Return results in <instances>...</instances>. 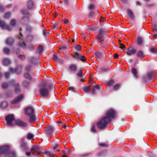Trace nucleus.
<instances>
[{"instance_id": "nucleus-55", "label": "nucleus", "mask_w": 157, "mask_h": 157, "mask_svg": "<svg viewBox=\"0 0 157 157\" xmlns=\"http://www.w3.org/2000/svg\"><path fill=\"white\" fill-rule=\"evenodd\" d=\"M26 29L28 31H30L32 30V28L30 26H28L26 27Z\"/></svg>"}, {"instance_id": "nucleus-42", "label": "nucleus", "mask_w": 157, "mask_h": 157, "mask_svg": "<svg viewBox=\"0 0 157 157\" xmlns=\"http://www.w3.org/2000/svg\"><path fill=\"white\" fill-rule=\"evenodd\" d=\"M8 84L7 83H3L2 84V86L3 88L6 89L8 86Z\"/></svg>"}, {"instance_id": "nucleus-7", "label": "nucleus", "mask_w": 157, "mask_h": 157, "mask_svg": "<svg viewBox=\"0 0 157 157\" xmlns=\"http://www.w3.org/2000/svg\"><path fill=\"white\" fill-rule=\"evenodd\" d=\"M5 119L7 121V124L10 126L15 124V121L13 114L9 115L6 117Z\"/></svg>"}, {"instance_id": "nucleus-48", "label": "nucleus", "mask_w": 157, "mask_h": 157, "mask_svg": "<svg viewBox=\"0 0 157 157\" xmlns=\"http://www.w3.org/2000/svg\"><path fill=\"white\" fill-rule=\"evenodd\" d=\"M114 83V80H111L108 83V85L109 86H112L113 84Z\"/></svg>"}, {"instance_id": "nucleus-6", "label": "nucleus", "mask_w": 157, "mask_h": 157, "mask_svg": "<svg viewBox=\"0 0 157 157\" xmlns=\"http://www.w3.org/2000/svg\"><path fill=\"white\" fill-rule=\"evenodd\" d=\"M30 151L33 155L36 156L42 153V149L41 147L34 145L33 146Z\"/></svg>"}, {"instance_id": "nucleus-41", "label": "nucleus", "mask_w": 157, "mask_h": 157, "mask_svg": "<svg viewBox=\"0 0 157 157\" xmlns=\"http://www.w3.org/2000/svg\"><path fill=\"white\" fill-rule=\"evenodd\" d=\"M34 58L32 57H29L28 58V61L32 63H34Z\"/></svg>"}, {"instance_id": "nucleus-47", "label": "nucleus", "mask_w": 157, "mask_h": 157, "mask_svg": "<svg viewBox=\"0 0 157 157\" xmlns=\"http://www.w3.org/2000/svg\"><path fill=\"white\" fill-rule=\"evenodd\" d=\"M150 51L153 53H155L157 51V49L155 48H151L150 49Z\"/></svg>"}, {"instance_id": "nucleus-33", "label": "nucleus", "mask_w": 157, "mask_h": 157, "mask_svg": "<svg viewBox=\"0 0 157 157\" xmlns=\"http://www.w3.org/2000/svg\"><path fill=\"white\" fill-rule=\"evenodd\" d=\"M97 39L101 42L104 41V37L103 36H97Z\"/></svg>"}, {"instance_id": "nucleus-17", "label": "nucleus", "mask_w": 157, "mask_h": 157, "mask_svg": "<svg viewBox=\"0 0 157 157\" xmlns=\"http://www.w3.org/2000/svg\"><path fill=\"white\" fill-rule=\"evenodd\" d=\"M127 12L128 15V17L132 19H134V16L133 12L129 9H128Z\"/></svg>"}, {"instance_id": "nucleus-56", "label": "nucleus", "mask_w": 157, "mask_h": 157, "mask_svg": "<svg viewBox=\"0 0 157 157\" xmlns=\"http://www.w3.org/2000/svg\"><path fill=\"white\" fill-rule=\"evenodd\" d=\"M5 76L7 78H8L10 76V73L9 72H6L5 73Z\"/></svg>"}, {"instance_id": "nucleus-50", "label": "nucleus", "mask_w": 157, "mask_h": 157, "mask_svg": "<svg viewBox=\"0 0 157 157\" xmlns=\"http://www.w3.org/2000/svg\"><path fill=\"white\" fill-rule=\"evenodd\" d=\"M75 49L77 51H80L81 50V47L79 45H78L75 46Z\"/></svg>"}, {"instance_id": "nucleus-31", "label": "nucleus", "mask_w": 157, "mask_h": 157, "mask_svg": "<svg viewBox=\"0 0 157 157\" xmlns=\"http://www.w3.org/2000/svg\"><path fill=\"white\" fill-rule=\"evenodd\" d=\"M137 43L139 45H141L143 43V39L141 37H138L137 39Z\"/></svg>"}, {"instance_id": "nucleus-2", "label": "nucleus", "mask_w": 157, "mask_h": 157, "mask_svg": "<svg viewBox=\"0 0 157 157\" xmlns=\"http://www.w3.org/2000/svg\"><path fill=\"white\" fill-rule=\"evenodd\" d=\"M25 113L27 116H30L29 122L33 123L35 121V117L33 109L31 107H29L25 109Z\"/></svg>"}, {"instance_id": "nucleus-9", "label": "nucleus", "mask_w": 157, "mask_h": 157, "mask_svg": "<svg viewBox=\"0 0 157 157\" xmlns=\"http://www.w3.org/2000/svg\"><path fill=\"white\" fill-rule=\"evenodd\" d=\"M9 151V147L8 146H4L0 147V154L7 155Z\"/></svg>"}, {"instance_id": "nucleus-53", "label": "nucleus", "mask_w": 157, "mask_h": 157, "mask_svg": "<svg viewBox=\"0 0 157 157\" xmlns=\"http://www.w3.org/2000/svg\"><path fill=\"white\" fill-rule=\"evenodd\" d=\"M18 57L22 60H24L25 59V57L24 55H19L18 56Z\"/></svg>"}, {"instance_id": "nucleus-37", "label": "nucleus", "mask_w": 157, "mask_h": 157, "mask_svg": "<svg viewBox=\"0 0 157 157\" xmlns=\"http://www.w3.org/2000/svg\"><path fill=\"white\" fill-rule=\"evenodd\" d=\"M52 59L56 61H59L58 57L56 53H54L53 54Z\"/></svg>"}, {"instance_id": "nucleus-23", "label": "nucleus", "mask_w": 157, "mask_h": 157, "mask_svg": "<svg viewBox=\"0 0 157 157\" xmlns=\"http://www.w3.org/2000/svg\"><path fill=\"white\" fill-rule=\"evenodd\" d=\"M7 155H8L9 157H15L16 156L15 152L13 151H8Z\"/></svg>"}, {"instance_id": "nucleus-12", "label": "nucleus", "mask_w": 157, "mask_h": 157, "mask_svg": "<svg viewBox=\"0 0 157 157\" xmlns=\"http://www.w3.org/2000/svg\"><path fill=\"white\" fill-rule=\"evenodd\" d=\"M15 124L18 125L21 127H25L27 125V124L25 122H23L20 120L18 119L15 120Z\"/></svg>"}, {"instance_id": "nucleus-61", "label": "nucleus", "mask_w": 157, "mask_h": 157, "mask_svg": "<svg viewBox=\"0 0 157 157\" xmlns=\"http://www.w3.org/2000/svg\"><path fill=\"white\" fill-rule=\"evenodd\" d=\"M92 93L93 94H95L96 93V91L95 90V88H94L93 87L92 89Z\"/></svg>"}, {"instance_id": "nucleus-28", "label": "nucleus", "mask_w": 157, "mask_h": 157, "mask_svg": "<svg viewBox=\"0 0 157 157\" xmlns=\"http://www.w3.org/2000/svg\"><path fill=\"white\" fill-rule=\"evenodd\" d=\"M81 54L78 52L72 54L73 57L76 59H78Z\"/></svg>"}, {"instance_id": "nucleus-57", "label": "nucleus", "mask_w": 157, "mask_h": 157, "mask_svg": "<svg viewBox=\"0 0 157 157\" xmlns=\"http://www.w3.org/2000/svg\"><path fill=\"white\" fill-rule=\"evenodd\" d=\"M93 87L94 88L96 89L97 90H100V87L98 85H96L95 86H93Z\"/></svg>"}, {"instance_id": "nucleus-25", "label": "nucleus", "mask_w": 157, "mask_h": 157, "mask_svg": "<svg viewBox=\"0 0 157 157\" xmlns=\"http://www.w3.org/2000/svg\"><path fill=\"white\" fill-rule=\"evenodd\" d=\"M44 154L49 157H53L54 154L51 153L50 151H45L43 152Z\"/></svg>"}, {"instance_id": "nucleus-4", "label": "nucleus", "mask_w": 157, "mask_h": 157, "mask_svg": "<svg viewBox=\"0 0 157 157\" xmlns=\"http://www.w3.org/2000/svg\"><path fill=\"white\" fill-rule=\"evenodd\" d=\"M9 83L13 87L15 93H19L21 92V89L20 84L16 82L15 80H11L10 81Z\"/></svg>"}, {"instance_id": "nucleus-29", "label": "nucleus", "mask_w": 157, "mask_h": 157, "mask_svg": "<svg viewBox=\"0 0 157 157\" xmlns=\"http://www.w3.org/2000/svg\"><path fill=\"white\" fill-rule=\"evenodd\" d=\"M70 69L71 71H75L76 70V66L74 64L71 65L70 67Z\"/></svg>"}, {"instance_id": "nucleus-16", "label": "nucleus", "mask_w": 157, "mask_h": 157, "mask_svg": "<svg viewBox=\"0 0 157 157\" xmlns=\"http://www.w3.org/2000/svg\"><path fill=\"white\" fill-rule=\"evenodd\" d=\"M21 148L24 150H27L28 149V147L26 143L24 142V140H21L20 142Z\"/></svg>"}, {"instance_id": "nucleus-26", "label": "nucleus", "mask_w": 157, "mask_h": 157, "mask_svg": "<svg viewBox=\"0 0 157 157\" xmlns=\"http://www.w3.org/2000/svg\"><path fill=\"white\" fill-rule=\"evenodd\" d=\"M8 105V103L6 101H4L1 103L0 105V107L1 108H4L7 107Z\"/></svg>"}, {"instance_id": "nucleus-44", "label": "nucleus", "mask_w": 157, "mask_h": 157, "mask_svg": "<svg viewBox=\"0 0 157 157\" xmlns=\"http://www.w3.org/2000/svg\"><path fill=\"white\" fill-rule=\"evenodd\" d=\"M3 52L6 54H9L10 52L9 49L7 48H5L3 50Z\"/></svg>"}, {"instance_id": "nucleus-1", "label": "nucleus", "mask_w": 157, "mask_h": 157, "mask_svg": "<svg viewBox=\"0 0 157 157\" xmlns=\"http://www.w3.org/2000/svg\"><path fill=\"white\" fill-rule=\"evenodd\" d=\"M116 116V112L114 110L110 109L108 110L105 115L97 123V127L100 129L106 128L107 124L110 123L112 120L115 118Z\"/></svg>"}, {"instance_id": "nucleus-35", "label": "nucleus", "mask_w": 157, "mask_h": 157, "mask_svg": "<svg viewBox=\"0 0 157 157\" xmlns=\"http://www.w3.org/2000/svg\"><path fill=\"white\" fill-rule=\"evenodd\" d=\"M22 85L24 87H27L29 86V83L28 82L24 81L22 82Z\"/></svg>"}, {"instance_id": "nucleus-24", "label": "nucleus", "mask_w": 157, "mask_h": 157, "mask_svg": "<svg viewBox=\"0 0 157 157\" xmlns=\"http://www.w3.org/2000/svg\"><path fill=\"white\" fill-rule=\"evenodd\" d=\"M43 46L41 45H39V47L36 51V53L41 55L43 51Z\"/></svg>"}, {"instance_id": "nucleus-13", "label": "nucleus", "mask_w": 157, "mask_h": 157, "mask_svg": "<svg viewBox=\"0 0 157 157\" xmlns=\"http://www.w3.org/2000/svg\"><path fill=\"white\" fill-rule=\"evenodd\" d=\"M23 97L24 95L23 94H21L11 101V104H14L19 102L23 99Z\"/></svg>"}, {"instance_id": "nucleus-52", "label": "nucleus", "mask_w": 157, "mask_h": 157, "mask_svg": "<svg viewBox=\"0 0 157 157\" xmlns=\"http://www.w3.org/2000/svg\"><path fill=\"white\" fill-rule=\"evenodd\" d=\"M120 48H121L123 50H124L125 49L124 45L121 43H120Z\"/></svg>"}, {"instance_id": "nucleus-22", "label": "nucleus", "mask_w": 157, "mask_h": 157, "mask_svg": "<svg viewBox=\"0 0 157 157\" xmlns=\"http://www.w3.org/2000/svg\"><path fill=\"white\" fill-rule=\"evenodd\" d=\"M144 56V52L140 50L137 53V56L138 57L142 58Z\"/></svg>"}, {"instance_id": "nucleus-60", "label": "nucleus", "mask_w": 157, "mask_h": 157, "mask_svg": "<svg viewBox=\"0 0 157 157\" xmlns=\"http://www.w3.org/2000/svg\"><path fill=\"white\" fill-rule=\"evenodd\" d=\"M59 144H56L55 146H54L53 148L54 150H56L57 148H58L59 147Z\"/></svg>"}, {"instance_id": "nucleus-14", "label": "nucleus", "mask_w": 157, "mask_h": 157, "mask_svg": "<svg viewBox=\"0 0 157 157\" xmlns=\"http://www.w3.org/2000/svg\"><path fill=\"white\" fill-rule=\"evenodd\" d=\"M21 68L22 66H18L15 69L10 68V71L11 72L13 73H16V74H18L20 72Z\"/></svg>"}, {"instance_id": "nucleus-39", "label": "nucleus", "mask_w": 157, "mask_h": 157, "mask_svg": "<svg viewBox=\"0 0 157 157\" xmlns=\"http://www.w3.org/2000/svg\"><path fill=\"white\" fill-rule=\"evenodd\" d=\"M18 45L19 46L23 48H25L26 47V45L25 44L24 42H19L18 43Z\"/></svg>"}, {"instance_id": "nucleus-62", "label": "nucleus", "mask_w": 157, "mask_h": 157, "mask_svg": "<svg viewBox=\"0 0 157 157\" xmlns=\"http://www.w3.org/2000/svg\"><path fill=\"white\" fill-rule=\"evenodd\" d=\"M67 48V47L65 45H63L60 48V49H65Z\"/></svg>"}, {"instance_id": "nucleus-30", "label": "nucleus", "mask_w": 157, "mask_h": 157, "mask_svg": "<svg viewBox=\"0 0 157 157\" xmlns=\"http://www.w3.org/2000/svg\"><path fill=\"white\" fill-rule=\"evenodd\" d=\"M34 137V135L31 133H28L26 136V138L29 140H31Z\"/></svg>"}, {"instance_id": "nucleus-27", "label": "nucleus", "mask_w": 157, "mask_h": 157, "mask_svg": "<svg viewBox=\"0 0 157 157\" xmlns=\"http://www.w3.org/2000/svg\"><path fill=\"white\" fill-rule=\"evenodd\" d=\"M132 72L135 77L136 78L138 77L136 69L134 68H133Z\"/></svg>"}, {"instance_id": "nucleus-45", "label": "nucleus", "mask_w": 157, "mask_h": 157, "mask_svg": "<svg viewBox=\"0 0 157 157\" xmlns=\"http://www.w3.org/2000/svg\"><path fill=\"white\" fill-rule=\"evenodd\" d=\"M31 66L30 65H27L25 67V70L27 71H29L31 69Z\"/></svg>"}, {"instance_id": "nucleus-54", "label": "nucleus", "mask_w": 157, "mask_h": 157, "mask_svg": "<svg viewBox=\"0 0 157 157\" xmlns=\"http://www.w3.org/2000/svg\"><path fill=\"white\" fill-rule=\"evenodd\" d=\"M153 28L154 32L155 33L156 32H157V28L156 27V25H153Z\"/></svg>"}, {"instance_id": "nucleus-40", "label": "nucleus", "mask_w": 157, "mask_h": 157, "mask_svg": "<svg viewBox=\"0 0 157 157\" xmlns=\"http://www.w3.org/2000/svg\"><path fill=\"white\" fill-rule=\"evenodd\" d=\"M90 86L85 87L83 89L84 91L86 92H89L90 89Z\"/></svg>"}, {"instance_id": "nucleus-34", "label": "nucleus", "mask_w": 157, "mask_h": 157, "mask_svg": "<svg viewBox=\"0 0 157 157\" xmlns=\"http://www.w3.org/2000/svg\"><path fill=\"white\" fill-rule=\"evenodd\" d=\"M155 75L154 73L152 72H150L148 73L147 75V76L148 78H151L154 76Z\"/></svg>"}, {"instance_id": "nucleus-15", "label": "nucleus", "mask_w": 157, "mask_h": 157, "mask_svg": "<svg viewBox=\"0 0 157 157\" xmlns=\"http://www.w3.org/2000/svg\"><path fill=\"white\" fill-rule=\"evenodd\" d=\"M96 58L97 59H101L102 56L105 55V53L103 51L101 52L100 51H97L95 53Z\"/></svg>"}, {"instance_id": "nucleus-5", "label": "nucleus", "mask_w": 157, "mask_h": 157, "mask_svg": "<svg viewBox=\"0 0 157 157\" xmlns=\"http://www.w3.org/2000/svg\"><path fill=\"white\" fill-rule=\"evenodd\" d=\"M46 82H43L41 85L43 86L39 90L40 94L43 96H47L49 94V90L48 88L45 87Z\"/></svg>"}, {"instance_id": "nucleus-18", "label": "nucleus", "mask_w": 157, "mask_h": 157, "mask_svg": "<svg viewBox=\"0 0 157 157\" xmlns=\"http://www.w3.org/2000/svg\"><path fill=\"white\" fill-rule=\"evenodd\" d=\"M27 6L28 9H32L34 7L33 2L31 0L29 1L27 5Z\"/></svg>"}, {"instance_id": "nucleus-59", "label": "nucleus", "mask_w": 157, "mask_h": 157, "mask_svg": "<svg viewBox=\"0 0 157 157\" xmlns=\"http://www.w3.org/2000/svg\"><path fill=\"white\" fill-rule=\"evenodd\" d=\"M113 56H114V58L115 59H117L118 58V56H119L118 54L117 53H115L114 55Z\"/></svg>"}, {"instance_id": "nucleus-10", "label": "nucleus", "mask_w": 157, "mask_h": 157, "mask_svg": "<svg viewBox=\"0 0 157 157\" xmlns=\"http://www.w3.org/2000/svg\"><path fill=\"white\" fill-rule=\"evenodd\" d=\"M136 52V49H134L132 46H129L127 49V51L126 53L128 55L131 56L135 54Z\"/></svg>"}, {"instance_id": "nucleus-36", "label": "nucleus", "mask_w": 157, "mask_h": 157, "mask_svg": "<svg viewBox=\"0 0 157 157\" xmlns=\"http://www.w3.org/2000/svg\"><path fill=\"white\" fill-rule=\"evenodd\" d=\"M121 84L118 83L115 85L113 87V89L115 90H117L119 89Z\"/></svg>"}, {"instance_id": "nucleus-38", "label": "nucleus", "mask_w": 157, "mask_h": 157, "mask_svg": "<svg viewBox=\"0 0 157 157\" xmlns=\"http://www.w3.org/2000/svg\"><path fill=\"white\" fill-rule=\"evenodd\" d=\"M24 76L25 78L28 79H30L31 78V76L28 73L25 74Z\"/></svg>"}, {"instance_id": "nucleus-49", "label": "nucleus", "mask_w": 157, "mask_h": 157, "mask_svg": "<svg viewBox=\"0 0 157 157\" xmlns=\"http://www.w3.org/2000/svg\"><path fill=\"white\" fill-rule=\"evenodd\" d=\"M10 15V12H7L5 13V18H8Z\"/></svg>"}, {"instance_id": "nucleus-51", "label": "nucleus", "mask_w": 157, "mask_h": 157, "mask_svg": "<svg viewBox=\"0 0 157 157\" xmlns=\"http://www.w3.org/2000/svg\"><path fill=\"white\" fill-rule=\"evenodd\" d=\"M16 23V21L15 20H12L10 22V25L12 26H14L15 25Z\"/></svg>"}, {"instance_id": "nucleus-19", "label": "nucleus", "mask_w": 157, "mask_h": 157, "mask_svg": "<svg viewBox=\"0 0 157 157\" xmlns=\"http://www.w3.org/2000/svg\"><path fill=\"white\" fill-rule=\"evenodd\" d=\"M13 42V39L11 37L7 38L6 40V44L8 45H12Z\"/></svg>"}, {"instance_id": "nucleus-3", "label": "nucleus", "mask_w": 157, "mask_h": 157, "mask_svg": "<svg viewBox=\"0 0 157 157\" xmlns=\"http://www.w3.org/2000/svg\"><path fill=\"white\" fill-rule=\"evenodd\" d=\"M21 12L24 16L21 20V22L25 25L28 24L30 21L31 15L28 10H26L23 9L21 10Z\"/></svg>"}, {"instance_id": "nucleus-63", "label": "nucleus", "mask_w": 157, "mask_h": 157, "mask_svg": "<svg viewBox=\"0 0 157 157\" xmlns=\"http://www.w3.org/2000/svg\"><path fill=\"white\" fill-rule=\"evenodd\" d=\"M100 145L101 147H104L106 145V144L104 143H101L100 144Z\"/></svg>"}, {"instance_id": "nucleus-64", "label": "nucleus", "mask_w": 157, "mask_h": 157, "mask_svg": "<svg viewBox=\"0 0 157 157\" xmlns=\"http://www.w3.org/2000/svg\"><path fill=\"white\" fill-rule=\"evenodd\" d=\"M94 7V5L92 4L90 5L89 6V8L90 9H93Z\"/></svg>"}, {"instance_id": "nucleus-32", "label": "nucleus", "mask_w": 157, "mask_h": 157, "mask_svg": "<svg viewBox=\"0 0 157 157\" xmlns=\"http://www.w3.org/2000/svg\"><path fill=\"white\" fill-rule=\"evenodd\" d=\"M78 59H79L82 61H85L86 60V57L85 56L81 54Z\"/></svg>"}, {"instance_id": "nucleus-43", "label": "nucleus", "mask_w": 157, "mask_h": 157, "mask_svg": "<svg viewBox=\"0 0 157 157\" xmlns=\"http://www.w3.org/2000/svg\"><path fill=\"white\" fill-rule=\"evenodd\" d=\"M77 75L79 77H82V71L81 70L79 71L77 73Z\"/></svg>"}, {"instance_id": "nucleus-11", "label": "nucleus", "mask_w": 157, "mask_h": 157, "mask_svg": "<svg viewBox=\"0 0 157 157\" xmlns=\"http://www.w3.org/2000/svg\"><path fill=\"white\" fill-rule=\"evenodd\" d=\"M0 27H2L3 29H6L9 31L11 30L12 29V28L10 26L6 25L4 21L0 20Z\"/></svg>"}, {"instance_id": "nucleus-58", "label": "nucleus", "mask_w": 157, "mask_h": 157, "mask_svg": "<svg viewBox=\"0 0 157 157\" xmlns=\"http://www.w3.org/2000/svg\"><path fill=\"white\" fill-rule=\"evenodd\" d=\"M64 23L65 25H67L68 23V21L66 19H64L63 20Z\"/></svg>"}, {"instance_id": "nucleus-20", "label": "nucleus", "mask_w": 157, "mask_h": 157, "mask_svg": "<svg viewBox=\"0 0 157 157\" xmlns=\"http://www.w3.org/2000/svg\"><path fill=\"white\" fill-rule=\"evenodd\" d=\"M98 34L99 36H103L105 34V29L103 28L100 29L98 31Z\"/></svg>"}, {"instance_id": "nucleus-21", "label": "nucleus", "mask_w": 157, "mask_h": 157, "mask_svg": "<svg viewBox=\"0 0 157 157\" xmlns=\"http://www.w3.org/2000/svg\"><path fill=\"white\" fill-rule=\"evenodd\" d=\"M10 61L7 58H6L3 59V64L5 66H7L10 63Z\"/></svg>"}, {"instance_id": "nucleus-46", "label": "nucleus", "mask_w": 157, "mask_h": 157, "mask_svg": "<svg viewBox=\"0 0 157 157\" xmlns=\"http://www.w3.org/2000/svg\"><path fill=\"white\" fill-rule=\"evenodd\" d=\"M91 131L92 132H94V133H96L97 132V130L95 128V126L94 125H93L92 126V127L91 128Z\"/></svg>"}, {"instance_id": "nucleus-8", "label": "nucleus", "mask_w": 157, "mask_h": 157, "mask_svg": "<svg viewBox=\"0 0 157 157\" xmlns=\"http://www.w3.org/2000/svg\"><path fill=\"white\" fill-rule=\"evenodd\" d=\"M54 127L52 126H48L44 128V132L48 136H51L54 132Z\"/></svg>"}]
</instances>
